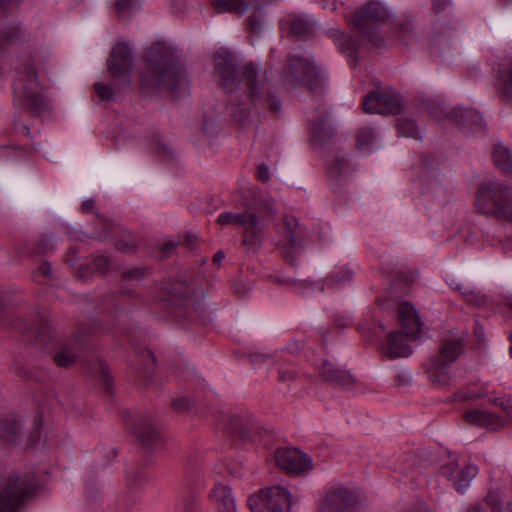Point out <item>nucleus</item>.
Here are the masks:
<instances>
[{
  "label": "nucleus",
  "mask_w": 512,
  "mask_h": 512,
  "mask_svg": "<svg viewBox=\"0 0 512 512\" xmlns=\"http://www.w3.org/2000/svg\"><path fill=\"white\" fill-rule=\"evenodd\" d=\"M214 61L220 86L227 93H235L230 100V112L235 122L246 127L268 112L276 114L280 111V100L270 92L265 76L259 74L253 64L238 68L233 55L224 49L216 52Z\"/></svg>",
  "instance_id": "nucleus-1"
},
{
  "label": "nucleus",
  "mask_w": 512,
  "mask_h": 512,
  "mask_svg": "<svg viewBox=\"0 0 512 512\" xmlns=\"http://www.w3.org/2000/svg\"><path fill=\"white\" fill-rule=\"evenodd\" d=\"M146 69L147 73L140 77L142 86L169 89L174 94L188 88L187 77L177 64L173 51L163 44L152 48Z\"/></svg>",
  "instance_id": "nucleus-2"
},
{
  "label": "nucleus",
  "mask_w": 512,
  "mask_h": 512,
  "mask_svg": "<svg viewBox=\"0 0 512 512\" xmlns=\"http://www.w3.org/2000/svg\"><path fill=\"white\" fill-rule=\"evenodd\" d=\"M275 213L274 201L271 198H263L262 206L256 210L221 213L217 218V223L242 227V246L246 252L256 253L264 243L267 222L272 220Z\"/></svg>",
  "instance_id": "nucleus-3"
},
{
  "label": "nucleus",
  "mask_w": 512,
  "mask_h": 512,
  "mask_svg": "<svg viewBox=\"0 0 512 512\" xmlns=\"http://www.w3.org/2000/svg\"><path fill=\"white\" fill-rule=\"evenodd\" d=\"M14 101L27 107L33 114H40L46 108L43 88L38 81L34 64L27 60L17 68L13 82Z\"/></svg>",
  "instance_id": "nucleus-4"
},
{
  "label": "nucleus",
  "mask_w": 512,
  "mask_h": 512,
  "mask_svg": "<svg viewBox=\"0 0 512 512\" xmlns=\"http://www.w3.org/2000/svg\"><path fill=\"white\" fill-rule=\"evenodd\" d=\"M398 318L402 332H392L388 336L385 353L390 358L407 357L412 353L408 340H415L421 331L422 322L416 309L408 302H402L398 306Z\"/></svg>",
  "instance_id": "nucleus-5"
},
{
  "label": "nucleus",
  "mask_w": 512,
  "mask_h": 512,
  "mask_svg": "<svg viewBox=\"0 0 512 512\" xmlns=\"http://www.w3.org/2000/svg\"><path fill=\"white\" fill-rule=\"evenodd\" d=\"M475 205L480 213L494 215L512 221V196L507 186L497 181H488L480 185Z\"/></svg>",
  "instance_id": "nucleus-6"
},
{
  "label": "nucleus",
  "mask_w": 512,
  "mask_h": 512,
  "mask_svg": "<svg viewBox=\"0 0 512 512\" xmlns=\"http://www.w3.org/2000/svg\"><path fill=\"white\" fill-rule=\"evenodd\" d=\"M463 344L458 339H448L440 347L439 354L428 359L425 370L434 385L451 386L454 375L450 365L462 354Z\"/></svg>",
  "instance_id": "nucleus-7"
},
{
  "label": "nucleus",
  "mask_w": 512,
  "mask_h": 512,
  "mask_svg": "<svg viewBox=\"0 0 512 512\" xmlns=\"http://www.w3.org/2000/svg\"><path fill=\"white\" fill-rule=\"evenodd\" d=\"M387 17L388 12L381 3L368 2L355 13L351 23L364 43L378 47L381 45L378 27Z\"/></svg>",
  "instance_id": "nucleus-8"
},
{
  "label": "nucleus",
  "mask_w": 512,
  "mask_h": 512,
  "mask_svg": "<svg viewBox=\"0 0 512 512\" xmlns=\"http://www.w3.org/2000/svg\"><path fill=\"white\" fill-rule=\"evenodd\" d=\"M36 487L34 475L13 474L0 488V512H18Z\"/></svg>",
  "instance_id": "nucleus-9"
},
{
  "label": "nucleus",
  "mask_w": 512,
  "mask_h": 512,
  "mask_svg": "<svg viewBox=\"0 0 512 512\" xmlns=\"http://www.w3.org/2000/svg\"><path fill=\"white\" fill-rule=\"evenodd\" d=\"M291 496L282 486H271L251 495L248 506L252 512H289Z\"/></svg>",
  "instance_id": "nucleus-10"
},
{
  "label": "nucleus",
  "mask_w": 512,
  "mask_h": 512,
  "mask_svg": "<svg viewBox=\"0 0 512 512\" xmlns=\"http://www.w3.org/2000/svg\"><path fill=\"white\" fill-rule=\"evenodd\" d=\"M284 79L290 85H303L310 89L317 88L320 83L318 70L313 59L297 54L289 56Z\"/></svg>",
  "instance_id": "nucleus-11"
},
{
  "label": "nucleus",
  "mask_w": 512,
  "mask_h": 512,
  "mask_svg": "<svg viewBox=\"0 0 512 512\" xmlns=\"http://www.w3.org/2000/svg\"><path fill=\"white\" fill-rule=\"evenodd\" d=\"M270 2L272 0H211L210 6L217 13H234L240 16L249 9L255 10V13L248 17L246 24L249 31L256 33L262 24V18L256 11Z\"/></svg>",
  "instance_id": "nucleus-12"
},
{
  "label": "nucleus",
  "mask_w": 512,
  "mask_h": 512,
  "mask_svg": "<svg viewBox=\"0 0 512 512\" xmlns=\"http://www.w3.org/2000/svg\"><path fill=\"white\" fill-rule=\"evenodd\" d=\"M358 493L343 485L331 487L325 496L319 501L321 512H351L359 504Z\"/></svg>",
  "instance_id": "nucleus-13"
},
{
  "label": "nucleus",
  "mask_w": 512,
  "mask_h": 512,
  "mask_svg": "<svg viewBox=\"0 0 512 512\" xmlns=\"http://www.w3.org/2000/svg\"><path fill=\"white\" fill-rule=\"evenodd\" d=\"M277 240V246L288 262H293L302 248L303 232L298 226L296 218L285 216L283 218V231Z\"/></svg>",
  "instance_id": "nucleus-14"
},
{
  "label": "nucleus",
  "mask_w": 512,
  "mask_h": 512,
  "mask_svg": "<svg viewBox=\"0 0 512 512\" xmlns=\"http://www.w3.org/2000/svg\"><path fill=\"white\" fill-rule=\"evenodd\" d=\"M402 106V98L392 90L371 92L362 103L364 112L378 114L396 115L400 113Z\"/></svg>",
  "instance_id": "nucleus-15"
},
{
  "label": "nucleus",
  "mask_w": 512,
  "mask_h": 512,
  "mask_svg": "<svg viewBox=\"0 0 512 512\" xmlns=\"http://www.w3.org/2000/svg\"><path fill=\"white\" fill-rule=\"evenodd\" d=\"M278 467L289 473L301 474L312 467V460L304 452L296 448L278 449L274 455Z\"/></svg>",
  "instance_id": "nucleus-16"
},
{
  "label": "nucleus",
  "mask_w": 512,
  "mask_h": 512,
  "mask_svg": "<svg viewBox=\"0 0 512 512\" xmlns=\"http://www.w3.org/2000/svg\"><path fill=\"white\" fill-rule=\"evenodd\" d=\"M108 71L114 77H122L129 74L132 68V51L125 43H118L113 47L108 59Z\"/></svg>",
  "instance_id": "nucleus-17"
},
{
  "label": "nucleus",
  "mask_w": 512,
  "mask_h": 512,
  "mask_svg": "<svg viewBox=\"0 0 512 512\" xmlns=\"http://www.w3.org/2000/svg\"><path fill=\"white\" fill-rule=\"evenodd\" d=\"M127 430L134 434L141 443L150 448L159 438V433L148 416H142L126 423Z\"/></svg>",
  "instance_id": "nucleus-18"
},
{
  "label": "nucleus",
  "mask_w": 512,
  "mask_h": 512,
  "mask_svg": "<svg viewBox=\"0 0 512 512\" xmlns=\"http://www.w3.org/2000/svg\"><path fill=\"white\" fill-rule=\"evenodd\" d=\"M441 471L444 476L453 481L456 490L462 493L477 475L478 467L474 464H469L459 469L456 463H449L443 466Z\"/></svg>",
  "instance_id": "nucleus-19"
},
{
  "label": "nucleus",
  "mask_w": 512,
  "mask_h": 512,
  "mask_svg": "<svg viewBox=\"0 0 512 512\" xmlns=\"http://www.w3.org/2000/svg\"><path fill=\"white\" fill-rule=\"evenodd\" d=\"M314 366L319 378L325 382L336 385H347L351 382V376L347 371L336 367L325 359H319Z\"/></svg>",
  "instance_id": "nucleus-20"
},
{
  "label": "nucleus",
  "mask_w": 512,
  "mask_h": 512,
  "mask_svg": "<svg viewBox=\"0 0 512 512\" xmlns=\"http://www.w3.org/2000/svg\"><path fill=\"white\" fill-rule=\"evenodd\" d=\"M283 29L297 37H306L312 34L314 22L308 15L289 14L281 21Z\"/></svg>",
  "instance_id": "nucleus-21"
},
{
  "label": "nucleus",
  "mask_w": 512,
  "mask_h": 512,
  "mask_svg": "<svg viewBox=\"0 0 512 512\" xmlns=\"http://www.w3.org/2000/svg\"><path fill=\"white\" fill-rule=\"evenodd\" d=\"M210 499L219 512H236V504L227 485L216 483L210 492Z\"/></svg>",
  "instance_id": "nucleus-22"
},
{
  "label": "nucleus",
  "mask_w": 512,
  "mask_h": 512,
  "mask_svg": "<svg viewBox=\"0 0 512 512\" xmlns=\"http://www.w3.org/2000/svg\"><path fill=\"white\" fill-rule=\"evenodd\" d=\"M464 418L471 425L482 426L491 430H497L503 426V421L500 417L483 410L467 411Z\"/></svg>",
  "instance_id": "nucleus-23"
},
{
  "label": "nucleus",
  "mask_w": 512,
  "mask_h": 512,
  "mask_svg": "<svg viewBox=\"0 0 512 512\" xmlns=\"http://www.w3.org/2000/svg\"><path fill=\"white\" fill-rule=\"evenodd\" d=\"M81 343L78 339H69L55 353L54 361L60 367H69L76 363L79 357Z\"/></svg>",
  "instance_id": "nucleus-24"
},
{
  "label": "nucleus",
  "mask_w": 512,
  "mask_h": 512,
  "mask_svg": "<svg viewBox=\"0 0 512 512\" xmlns=\"http://www.w3.org/2000/svg\"><path fill=\"white\" fill-rule=\"evenodd\" d=\"M452 118L461 127L470 130H478L483 127L482 115L470 108H456L452 113Z\"/></svg>",
  "instance_id": "nucleus-25"
},
{
  "label": "nucleus",
  "mask_w": 512,
  "mask_h": 512,
  "mask_svg": "<svg viewBox=\"0 0 512 512\" xmlns=\"http://www.w3.org/2000/svg\"><path fill=\"white\" fill-rule=\"evenodd\" d=\"M308 121L311 140L313 143H322L326 138L330 137L331 129L327 123L325 110L319 111L316 118L309 116Z\"/></svg>",
  "instance_id": "nucleus-26"
},
{
  "label": "nucleus",
  "mask_w": 512,
  "mask_h": 512,
  "mask_svg": "<svg viewBox=\"0 0 512 512\" xmlns=\"http://www.w3.org/2000/svg\"><path fill=\"white\" fill-rule=\"evenodd\" d=\"M224 431L231 437H237L241 439H252L250 435L252 425L241 416H232L223 425Z\"/></svg>",
  "instance_id": "nucleus-27"
},
{
  "label": "nucleus",
  "mask_w": 512,
  "mask_h": 512,
  "mask_svg": "<svg viewBox=\"0 0 512 512\" xmlns=\"http://www.w3.org/2000/svg\"><path fill=\"white\" fill-rule=\"evenodd\" d=\"M329 36L333 39L334 43L338 46L340 52L346 54L349 58L356 63V51L359 44L349 35L342 33L339 30L329 31Z\"/></svg>",
  "instance_id": "nucleus-28"
},
{
  "label": "nucleus",
  "mask_w": 512,
  "mask_h": 512,
  "mask_svg": "<svg viewBox=\"0 0 512 512\" xmlns=\"http://www.w3.org/2000/svg\"><path fill=\"white\" fill-rule=\"evenodd\" d=\"M328 175L335 180L346 178L352 172L348 160L340 154H336L327 167Z\"/></svg>",
  "instance_id": "nucleus-29"
},
{
  "label": "nucleus",
  "mask_w": 512,
  "mask_h": 512,
  "mask_svg": "<svg viewBox=\"0 0 512 512\" xmlns=\"http://www.w3.org/2000/svg\"><path fill=\"white\" fill-rule=\"evenodd\" d=\"M19 423L13 416L0 420V440L7 445H12L17 438Z\"/></svg>",
  "instance_id": "nucleus-30"
},
{
  "label": "nucleus",
  "mask_w": 512,
  "mask_h": 512,
  "mask_svg": "<svg viewBox=\"0 0 512 512\" xmlns=\"http://www.w3.org/2000/svg\"><path fill=\"white\" fill-rule=\"evenodd\" d=\"M23 34L16 25H7L0 23V47L21 43Z\"/></svg>",
  "instance_id": "nucleus-31"
},
{
  "label": "nucleus",
  "mask_w": 512,
  "mask_h": 512,
  "mask_svg": "<svg viewBox=\"0 0 512 512\" xmlns=\"http://www.w3.org/2000/svg\"><path fill=\"white\" fill-rule=\"evenodd\" d=\"M493 160L500 169L506 172H512V155L509 149L504 145L498 144L495 146Z\"/></svg>",
  "instance_id": "nucleus-32"
},
{
  "label": "nucleus",
  "mask_w": 512,
  "mask_h": 512,
  "mask_svg": "<svg viewBox=\"0 0 512 512\" xmlns=\"http://www.w3.org/2000/svg\"><path fill=\"white\" fill-rule=\"evenodd\" d=\"M448 284L452 289L458 291L466 302L474 305H480L483 302V296L480 293L470 290L462 283H458L456 280L452 279Z\"/></svg>",
  "instance_id": "nucleus-33"
},
{
  "label": "nucleus",
  "mask_w": 512,
  "mask_h": 512,
  "mask_svg": "<svg viewBox=\"0 0 512 512\" xmlns=\"http://www.w3.org/2000/svg\"><path fill=\"white\" fill-rule=\"evenodd\" d=\"M496 87L504 97L512 99V67L500 72Z\"/></svg>",
  "instance_id": "nucleus-34"
},
{
  "label": "nucleus",
  "mask_w": 512,
  "mask_h": 512,
  "mask_svg": "<svg viewBox=\"0 0 512 512\" xmlns=\"http://www.w3.org/2000/svg\"><path fill=\"white\" fill-rule=\"evenodd\" d=\"M375 140V132L372 128H363L359 130L357 135V148L365 153L371 151L372 144Z\"/></svg>",
  "instance_id": "nucleus-35"
},
{
  "label": "nucleus",
  "mask_w": 512,
  "mask_h": 512,
  "mask_svg": "<svg viewBox=\"0 0 512 512\" xmlns=\"http://www.w3.org/2000/svg\"><path fill=\"white\" fill-rule=\"evenodd\" d=\"M397 131L401 136L414 139L420 138V131L417 124L412 119H399L397 123Z\"/></svg>",
  "instance_id": "nucleus-36"
},
{
  "label": "nucleus",
  "mask_w": 512,
  "mask_h": 512,
  "mask_svg": "<svg viewBox=\"0 0 512 512\" xmlns=\"http://www.w3.org/2000/svg\"><path fill=\"white\" fill-rule=\"evenodd\" d=\"M115 8L118 16L124 18L136 12L140 8V5L137 0H117Z\"/></svg>",
  "instance_id": "nucleus-37"
},
{
  "label": "nucleus",
  "mask_w": 512,
  "mask_h": 512,
  "mask_svg": "<svg viewBox=\"0 0 512 512\" xmlns=\"http://www.w3.org/2000/svg\"><path fill=\"white\" fill-rule=\"evenodd\" d=\"M353 274H354V271L352 270V268H350L348 266L342 267L336 275H334L330 279H328V285L338 286L340 284H343L346 281L351 280Z\"/></svg>",
  "instance_id": "nucleus-38"
},
{
  "label": "nucleus",
  "mask_w": 512,
  "mask_h": 512,
  "mask_svg": "<svg viewBox=\"0 0 512 512\" xmlns=\"http://www.w3.org/2000/svg\"><path fill=\"white\" fill-rule=\"evenodd\" d=\"M360 330L362 332L369 331L373 336H368L370 339L369 341H376L377 339H380V337L385 333L386 329L384 325L381 322H373L371 325H364L360 324Z\"/></svg>",
  "instance_id": "nucleus-39"
},
{
  "label": "nucleus",
  "mask_w": 512,
  "mask_h": 512,
  "mask_svg": "<svg viewBox=\"0 0 512 512\" xmlns=\"http://www.w3.org/2000/svg\"><path fill=\"white\" fill-rule=\"evenodd\" d=\"M33 333L35 336V341L42 343L43 345H47V340L52 339L50 328L46 324H43L41 327L37 329H34Z\"/></svg>",
  "instance_id": "nucleus-40"
},
{
  "label": "nucleus",
  "mask_w": 512,
  "mask_h": 512,
  "mask_svg": "<svg viewBox=\"0 0 512 512\" xmlns=\"http://www.w3.org/2000/svg\"><path fill=\"white\" fill-rule=\"evenodd\" d=\"M298 372L292 367H281L279 369V380L284 383L292 382L296 379Z\"/></svg>",
  "instance_id": "nucleus-41"
},
{
  "label": "nucleus",
  "mask_w": 512,
  "mask_h": 512,
  "mask_svg": "<svg viewBox=\"0 0 512 512\" xmlns=\"http://www.w3.org/2000/svg\"><path fill=\"white\" fill-rule=\"evenodd\" d=\"M94 89L101 100H108L113 95L112 87L110 85H106L104 83H100V82L95 83Z\"/></svg>",
  "instance_id": "nucleus-42"
},
{
  "label": "nucleus",
  "mask_w": 512,
  "mask_h": 512,
  "mask_svg": "<svg viewBox=\"0 0 512 512\" xmlns=\"http://www.w3.org/2000/svg\"><path fill=\"white\" fill-rule=\"evenodd\" d=\"M450 0H431L432 11L435 14L446 12L451 8Z\"/></svg>",
  "instance_id": "nucleus-43"
},
{
  "label": "nucleus",
  "mask_w": 512,
  "mask_h": 512,
  "mask_svg": "<svg viewBox=\"0 0 512 512\" xmlns=\"http://www.w3.org/2000/svg\"><path fill=\"white\" fill-rule=\"evenodd\" d=\"M99 381L103 384L105 389L109 390L112 386V376L107 366H102L99 372Z\"/></svg>",
  "instance_id": "nucleus-44"
},
{
  "label": "nucleus",
  "mask_w": 512,
  "mask_h": 512,
  "mask_svg": "<svg viewBox=\"0 0 512 512\" xmlns=\"http://www.w3.org/2000/svg\"><path fill=\"white\" fill-rule=\"evenodd\" d=\"M487 503L491 508V512H512V504H509L505 509H503L501 503L490 495L487 498Z\"/></svg>",
  "instance_id": "nucleus-45"
},
{
  "label": "nucleus",
  "mask_w": 512,
  "mask_h": 512,
  "mask_svg": "<svg viewBox=\"0 0 512 512\" xmlns=\"http://www.w3.org/2000/svg\"><path fill=\"white\" fill-rule=\"evenodd\" d=\"M93 267L98 272H104L110 267V261L106 256H98L93 261Z\"/></svg>",
  "instance_id": "nucleus-46"
},
{
  "label": "nucleus",
  "mask_w": 512,
  "mask_h": 512,
  "mask_svg": "<svg viewBox=\"0 0 512 512\" xmlns=\"http://www.w3.org/2000/svg\"><path fill=\"white\" fill-rule=\"evenodd\" d=\"M495 404L501 407L508 415H512V398L501 397L495 399Z\"/></svg>",
  "instance_id": "nucleus-47"
},
{
  "label": "nucleus",
  "mask_w": 512,
  "mask_h": 512,
  "mask_svg": "<svg viewBox=\"0 0 512 512\" xmlns=\"http://www.w3.org/2000/svg\"><path fill=\"white\" fill-rule=\"evenodd\" d=\"M190 405L191 401L185 397L176 398L172 402L173 408L179 411L187 410L190 407Z\"/></svg>",
  "instance_id": "nucleus-48"
},
{
  "label": "nucleus",
  "mask_w": 512,
  "mask_h": 512,
  "mask_svg": "<svg viewBox=\"0 0 512 512\" xmlns=\"http://www.w3.org/2000/svg\"><path fill=\"white\" fill-rule=\"evenodd\" d=\"M142 277H143V271L139 268L129 270L123 276L125 281H133V280L140 281L142 279Z\"/></svg>",
  "instance_id": "nucleus-49"
},
{
  "label": "nucleus",
  "mask_w": 512,
  "mask_h": 512,
  "mask_svg": "<svg viewBox=\"0 0 512 512\" xmlns=\"http://www.w3.org/2000/svg\"><path fill=\"white\" fill-rule=\"evenodd\" d=\"M141 357L144 361V368L147 369L149 367H152L155 363V357L152 353V351L145 349L141 351Z\"/></svg>",
  "instance_id": "nucleus-50"
},
{
  "label": "nucleus",
  "mask_w": 512,
  "mask_h": 512,
  "mask_svg": "<svg viewBox=\"0 0 512 512\" xmlns=\"http://www.w3.org/2000/svg\"><path fill=\"white\" fill-rule=\"evenodd\" d=\"M257 178L262 182H267L270 179L269 168L266 165H260L257 171Z\"/></svg>",
  "instance_id": "nucleus-51"
},
{
  "label": "nucleus",
  "mask_w": 512,
  "mask_h": 512,
  "mask_svg": "<svg viewBox=\"0 0 512 512\" xmlns=\"http://www.w3.org/2000/svg\"><path fill=\"white\" fill-rule=\"evenodd\" d=\"M41 425H42V419L41 418H37L36 421H35L34 430H33L32 434H31L32 443H36L38 441L39 436H40Z\"/></svg>",
  "instance_id": "nucleus-52"
},
{
  "label": "nucleus",
  "mask_w": 512,
  "mask_h": 512,
  "mask_svg": "<svg viewBox=\"0 0 512 512\" xmlns=\"http://www.w3.org/2000/svg\"><path fill=\"white\" fill-rule=\"evenodd\" d=\"M176 248V243L172 240L165 242L162 246V253L164 257H167Z\"/></svg>",
  "instance_id": "nucleus-53"
},
{
  "label": "nucleus",
  "mask_w": 512,
  "mask_h": 512,
  "mask_svg": "<svg viewBox=\"0 0 512 512\" xmlns=\"http://www.w3.org/2000/svg\"><path fill=\"white\" fill-rule=\"evenodd\" d=\"M155 149L158 155L166 156L171 154L170 148L164 143H158Z\"/></svg>",
  "instance_id": "nucleus-54"
},
{
  "label": "nucleus",
  "mask_w": 512,
  "mask_h": 512,
  "mask_svg": "<svg viewBox=\"0 0 512 512\" xmlns=\"http://www.w3.org/2000/svg\"><path fill=\"white\" fill-rule=\"evenodd\" d=\"M116 246L121 251H130V250H133L135 247L134 243H129L124 240H119L116 243Z\"/></svg>",
  "instance_id": "nucleus-55"
},
{
  "label": "nucleus",
  "mask_w": 512,
  "mask_h": 512,
  "mask_svg": "<svg viewBox=\"0 0 512 512\" xmlns=\"http://www.w3.org/2000/svg\"><path fill=\"white\" fill-rule=\"evenodd\" d=\"M38 273H41L43 276H50L51 274V266L49 263L44 262L38 268Z\"/></svg>",
  "instance_id": "nucleus-56"
},
{
  "label": "nucleus",
  "mask_w": 512,
  "mask_h": 512,
  "mask_svg": "<svg viewBox=\"0 0 512 512\" xmlns=\"http://www.w3.org/2000/svg\"><path fill=\"white\" fill-rule=\"evenodd\" d=\"M95 202L92 199L86 200L81 204V209L83 212H90L94 209Z\"/></svg>",
  "instance_id": "nucleus-57"
},
{
  "label": "nucleus",
  "mask_w": 512,
  "mask_h": 512,
  "mask_svg": "<svg viewBox=\"0 0 512 512\" xmlns=\"http://www.w3.org/2000/svg\"><path fill=\"white\" fill-rule=\"evenodd\" d=\"M322 6L325 9H330V10H335L336 9L335 2L334 1H330V0H324L323 3H322Z\"/></svg>",
  "instance_id": "nucleus-58"
},
{
  "label": "nucleus",
  "mask_w": 512,
  "mask_h": 512,
  "mask_svg": "<svg viewBox=\"0 0 512 512\" xmlns=\"http://www.w3.org/2000/svg\"><path fill=\"white\" fill-rule=\"evenodd\" d=\"M225 258V255L222 251H218L214 257H213V262L215 264H218V263H221V261Z\"/></svg>",
  "instance_id": "nucleus-59"
},
{
  "label": "nucleus",
  "mask_w": 512,
  "mask_h": 512,
  "mask_svg": "<svg viewBox=\"0 0 512 512\" xmlns=\"http://www.w3.org/2000/svg\"><path fill=\"white\" fill-rule=\"evenodd\" d=\"M161 300L169 301L171 303H176L177 302L176 297L171 292H168L167 295L164 296Z\"/></svg>",
  "instance_id": "nucleus-60"
},
{
  "label": "nucleus",
  "mask_w": 512,
  "mask_h": 512,
  "mask_svg": "<svg viewBox=\"0 0 512 512\" xmlns=\"http://www.w3.org/2000/svg\"><path fill=\"white\" fill-rule=\"evenodd\" d=\"M466 512H486L483 511L480 506H472Z\"/></svg>",
  "instance_id": "nucleus-61"
},
{
  "label": "nucleus",
  "mask_w": 512,
  "mask_h": 512,
  "mask_svg": "<svg viewBox=\"0 0 512 512\" xmlns=\"http://www.w3.org/2000/svg\"><path fill=\"white\" fill-rule=\"evenodd\" d=\"M74 253H76V250L74 248H70V250L66 254V260L67 261H72V258L70 257V254H74Z\"/></svg>",
  "instance_id": "nucleus-62"
},
{
  "label": "nucleus",
  "mask_w": 512,
  "mask_h": 512,
  "mask_svg": "<svg viewBox=\"0 0 512 512\" xmlns=\"http://www.w3.org/2000/svg\"><path fill=\"white\" fill-rule=\"evenodd\" d=\"M509 342H510V346H509V354L510 356L512 357V331L509 333Z\"/></svg>",
  "instance_id": "nucleus-63"
},
{
  "label": "nucleus",
  "mask_w": 512,
  "mask_h": 512,
  "mask_svg": "<svg viewBox=\"0 0 512 512\" xmlns=\"http://www.w3.org/2000/svg\"><path fill=\"white\" fill-rule=\"evenodd\" d=\"M475 333H476V335H477L479 338H480V337H482V335H483V328H482V327H478V326H477V327H476V330H475Z\"/></svg>",
  "instance_id": "nucleus-64"
}]
</instances>
